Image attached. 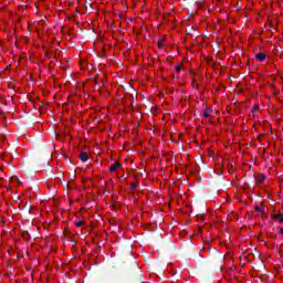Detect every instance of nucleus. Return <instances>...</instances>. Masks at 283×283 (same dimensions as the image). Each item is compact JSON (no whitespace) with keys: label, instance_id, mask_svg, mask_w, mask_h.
Listing matches in <instances>:
<instances>
[{"label":"nucleus","instance_id":"nucleus-11","mask_svg":"<svg viewBox=\"0 0 283 283\" xmlns=\"http://www.w3.org/2000/svg\"><path fill=\"white\" fill-rule=\"evenodd\" d=\"M179 70H182V65H177V72H179Z\"/></svg>","mask_w":283,"mask_h":283},{"label":"nucleus","instance_id":"nucleus-14","mask_svg":"<svg viewBox=\"0 0 283 283\" xmlns=\"http://www.w3.org/2000/svg\"><path fill=\"white\" fill-rule=\"evenodd\" d=\"M49 51L52 52V46H50Z\"/></svg>","mask_w":283,"mask_h":283},{"label":"nucleus","instance_id":"nucleus-10","mask_svg":"<svg viewBox=\"0 0 283 283\" xmlns=\"http://www.w3.org/2000/svg\"><path fill=\"white\" fill-rule=\"evenodd\" d=\"M191 30H193V27L189 28L186 32L187 34H191Z\"/></svg>","mask_w":283,"mask_h":283},{"label":"nucleus","instance_id":"nucleus-1","mask_svg":"<svg viewBox=\"0 0 283 283\" xmlns=\"http://www.w3.org/2000/svg\"><path fill=\"white\" fill-rule=\"evenodd\" d=\"M119 167H120V163L115 161V163L111 166V168H109L111 174L116 172V170H117Z\"/></svg>","mask_w":283,"mask_h":283},{"label":"nucleus","instance_id":"nucleus-13","mask_svg":"<svg viewBox=\"0 0 283 283\" xmlns=\"http://www.w3.org/2000/svg\"><path fill=\"white\" fill-rule=\"evenodd\" d=\"M44 48H50V45L45 44Z\"/></svg>","mask_w":283,"mask_h":283},{"label":"nucleus","instance_id":"nucleus-9","mask_svg":"<svg viewBox=\"0 0 283 283\" xmlns=\"http://www.w3.org/2000/svg\"><path fill=\"white\" fill-rule=\"evenodd\" d=\"M11 180H12L13 182H15L17 185H19V178H18V177H11Z\"/></svg>","mask_w":283,"mask_h":283},{"label":"nucleus","instance_id":"nucleus-2","mask_svg":"<svg viewBox=\"0 0 283 283\" xmlns=\"http://www.w3.org/2000/svg\"><path fill=\"white\" fill-rule=\"evenodd\" d=\"M80 160H82V163H87V160H90V156L87 155V153H81Z\"/></svg>","mask_w":283,"mask_h":283},{"label":"nucleus","instance_id":"nucleus-4","mask_svg":"<svg viewBox=\"0 0 283 283\" xmlns=\"http://www.w3.org/2000/svg\"><path fill=\"white\" fill-rule=\"evenodd\" d=\"M256 61H264L266 59V55L264 53L256 54Z\"/></svg>","mask_w":283,"mask_h":283},{"label":"nucleus","instance_id":"nucleus-6","mask_svg":"<svg viewBox=\"0 0 283 283\" xmlns=\"http://www.w3.org/2000/svg\"><path fill=\"white\" fill-rule=\"evenodd\" d=\"M255 211H258V213H264V208L260 207V206H256L254 207Z\"/></svg>","mask_w":283,"mask_h":283},{"label":"nucleus","instance_id":"nucleus-3","mask_svg":"<svg viewBox=\"0 0 283 283\" xmlns=\"http://www.w3.org/2000/svg\"><path fill=\"white\" fill-rule=\"evenodd\" d=\"M272 218H274V220H279V222L282 224V222H283V214L282 213L273 214Z\"/></svg>","mask_w":283,"mask_h":283},{"label":"nucleus","instance_id":"nucleus-5","mask_svg":"<svg viewBox=\"0 0 283 283\" xmlns=\"http://www.w3.org/2000/svg\"><path fill=\"white\" fill-rule=\"evenodd\" d=\"M203 116H205V118H210V117H211V111H210V108H206V109L203 111Z\"/></svg>","mask_w":283,"mask_h":283},{"label":"nucleus","instance_id":"nucleus-7","mask_svg":"<svg viewBox=\"0 0 283 283\" xmlns=\"http://www.w3.org/2000/svg\"><path fill=\"white\" fill-rule=\"evenodd\" d=\"M75 227H77V228L85 227V221H81V220L76 221Z\"/></svg>","mask_w":283,"mask_h":283},{"label":"nucleus","instance_id":"nucleus-12","mask_svg":"<svg viewBox=\"0 0 283 283\" xmlns=\"http://www.w3.org/2000/svg\"><path fill=\"white\" fill-rule=\"evenodd\" d=\"M258 109H259V106L256 105V106H254L252 112H258Z\"/></svg>","mask_w":283,"mask_h":283},{"label":"nucleus","instance_id":"nucleus-8","mask_svg":"<svg viewBox=\"0 0 283 283\" xmlns=\"http://www.w3.org/2000/svg\"><path fill=\"white\" fill-rule=\"evenodd\" d=\"M158 48H163L165 45V39H161L157 43Z\"/></svg>","mask_w":283,"mask_h":283}]
</instances>
